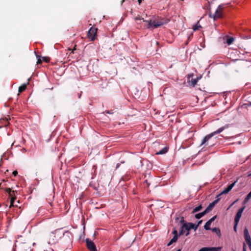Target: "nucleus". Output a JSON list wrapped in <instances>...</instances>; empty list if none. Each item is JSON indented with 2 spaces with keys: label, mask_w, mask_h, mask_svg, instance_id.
<instances>
[{
  "label": "nucleus",
  "mask_w": 251,
  "mask_h": 251,
  "mask_svg": "<svg viewBox=\"0 0 251 251\" xmlns=\"http://www.w3.org/2000/svg\"><path fill=\"white\" fill-rule=\"evenodd\" d=\"M234 229L235 231L236 230L237 226L238 225H236V223H234Z\"/></svg>",
  "instance_id": "33"
},
{
  "label": "nucleus",
  "mask_w": 251,
  "mask_h": 251,
  "mask_svg": "<svg viewBox=\"0 0 251 251\" xmlns=\"http://www.w3.org/2000/svg\"><path fill=\"white\" fill-rule=\"evenodd\" d=\"M170 22L169 19L158 18L156 19V25H153V28H156L160 26L165 25Z\"/></svg>",
  "instance_id": "5"
},
{
  "label": "nucleus",
  "mask_w": 251,
  "mask_h": 251,
  "mask_svg": "<svg viewBox=\"0 0 251 251\" xmlns=\"http://www.w3.org/2000/svg\"><path fill=\"white\" fill-rule=\"evenodd\" d=\"M168 151L167 147H164L163 149L160 150L159 151L156 153L157 154H163L166 153Z\"/></svg>",
  "instance_id": "16"
},
{
  "label": "nucleus",
  "mask_w": 251,
  "mask_h": 251,
  "mask_svg": "<svg viewBox=\"0 0 251 251\" xmlns=\"http://www.w3.org/2000/svg\"><path fill=\"white\" fill-rule=\"evenodd\" d=\"M211 230L213 232L216 233V234L218 235V236L220 237L221 236V231L219 228L214 227V228H212Z\"/></svg>",
  "instance_id": "17"
},
{
  "label": "nucleus",
  "mask_w": 251,
  "mask_h": 251,
  "mask_svg": "<svg viewBox=\"0 0 251 251\" xmlns=\"http://www.w3.org/2000/svg\"><path fill=\"white\" fill-rule=\"evenodd\" d=\"M192 82L193 85H195L197 83V81L196 79H192Z\"/></svg>",
  "instance_id": "31"
},
{
  "label": "nucleus",
  "mask_w": 251,
  "mask_h": 251,
  "mask_svg": "<svg viewBox=\"0 0 251 251\" xmlns=\"http://www.w3.org/2000/svg\"><path fill=\"white\" fill-rule=\"evenodd\" d=\"M244 236L245 237L246 236H249L250 235L249 231H248V229L246 227L244 229Z\"/></svg>",
  "instance_id": "24"
},
{
  "label": "nucleus",
  "mask_w": 251,
  "mask_h": 251,
  "mask_svg": "<svg viewBox=\"0 0 251 251\" xmlns=\"http://www.w3.org/2000/svg\"><path fill=\"white\" fill-rule=\"evenodd\" d=\"M209 248L204 247L201 249L199 251H209Z\"/></svg>",
  "instance_id": "26"
},
{
  "label": "nucleus",
  "mask_w": 251,
  "mask_h": 251,
  "mask_svg": "<svg viewBox=\"0 0 251 251\" xmlns=\"http://www.w3.org/2000/svg\"><path fill=\"white\" fill-rule=\"evenodd\" d=\"M12 174L14 176H16L18 174V172L17 171H14L13 172Z\"/></svg>",
  "instance_id": "32"
},
{
  "label": "nucleus",
  "mask_w": 251,
  "mask_h": 251,
  "mask_svg": "<svg viewBox=\"0 0 251 251\" xmlns=\"http://www.w3.org/2000/svg\"><path fill=\"white\" fill-rule=\"evenodd\" d=\"M221 247L209 248V251H221Z\"/></svg>",
  "instance_id": "21"
},
{
  "label": "nucleus",
  "mask_w": 251,
  "mask_h": 251,
  "mask_svg": "<svg viewBox=\"0 0 251 251\" xmlns=\"http://www.w3.org/2000/svg\"><path fill=\"white\" fill-rule=\"evenodd\" d=\"M56 232V230H55L53 232H51L49 235L48 244L52 245V244H54L55 243V242H56L55 232Z\"/></svg>",
  "instance_id": "10"
},
{
  "label": "nucleus",
  "mask_w": 251,
  "mask_h": 251,
  "mask_svg": "<svg viewBox=\"0 0 251 251\" xmlns=\"http://www.w3.org/2000/svg\"><path fill=\"white\" fill-rule=\"evenodd\" d=\"M170 22L169 19L158 18L156 19V25H153V28H156L160 26L165 25Z\"/></svg>",
  "instance_id": "4"
},
{
  "label": "nucleus",
  "mask_w": 251,
  "mask_h": 251,
  "mask_svg": "<svg viewBox=\"0 0 251 251\" xmlns=\"http://www.w3.org/2000/svg\"><path fill=\"white\" fill-rule=\"evenodd\" d=\"M216 218V216H214L212 218H211L210 219H209L208 222L211 224L212 222L214 221L215 218Z\"/></svg>",
  "instance_id": "25"
},
{
  "label": "nucleus",
  "mask_w": 251,
  "mask_h": 251,
  "mask_svg": "<svg viewBox=\"0 0 251 251\" xmlns=\"http://www.w3.org/2000/svg\"><path fill=\"white\" fill-rule=\"evenodd\" d=\"M97 28L92 27L90 28L88 32V37L91 41H94L97 35Z\"/></svg>",
  "instance_id": "7"
},
{
  "label": "nucleus",
  "mask_w": 251,
  "mask_h": 251,
  "mask_svg": "<svg viewBox=\"0 0 251 251\" xmlns=\"http://www.w3.org/2000/svg\"><path fill=\"white\" fill-rule=\"evenodd\" d=\"M236 181H235L233 183L230 184V185H229L227 188H226V189H225L222 192H221V194H227L232 189V188L234 186L235 183H236Z\"/></svg>",
  "instance_id": "11"
},
{
  "label": "nucleus",
  "mask_w": 251,
  "mask_h": 251,
  "mask_svg": "<svg viewBox=\"0 0 251 251\" xmlns=\"http://www.w3.org/2000/svg\"><path fill=\"white\" fill-rule=\"evenodd\" d=\"M206 214V213L204 211H203L201 213L196 214L195 218L197 219H200Z\"/></svg>",
  "instance_id": "14"
},
{
  "label": "nucleus",
  "mask_w": 251,
  "mask_h": 251,
  "mask_svg": "<svg viewBox=\"0 0 251 251\" xmlns=\"http://www.w3.org/2000/svg\"><path fill=\"white\" fill-rule=\"evenodd\" d=\"M245 208V206H243L241 207L237 212L234 219V223H236V225H238L240 219L241 217L243 212Z\"/></svg>",
  "instance_id": "9"
},
{
  "label": "nucleus",
  "mask_w": 251,
  "mask_h": 251,
  "mask_svg": "<svg viewBox=\"0 0 251 251\" xmlns=\"http://www.w3.org/2000/svg\"><path fill=\"white\" fill-rule=\"evenodd\" d=\"M201 25L199 24V22H198L197 24L196 25H195L194 26H193V29L194 30V31H196V30H199L200 28H201Z\"/></svg>",
  "instance_id": "18"
},
{
  "label": "nucleus",
  "mask_w": 251,
  "mask_h": 251,
  "mask_svg": "<svg viewBox=\"0 0 251 251\" xmlns=\"http://www.w3.org/2000/svg\"><path fill=\"white\" fill-rule=\"evenodd\" d=\"M135 20L136 21H143V22H145L147 24V28H153V25H156V20H144L143 18H138L136 17L135 18Z\"/></svg>",
  "instance_id": "6"
},
{
  "label": "nucleus",
  "mask_w": 251,
  "mask_h": 251,
  "mask_svg": "<svg viewBox=\"0 0 251 251\" xmlns=\"http://www.w3.org/2000/svg\"><path fill=\"white\" fill-rule=\"evenodd\" d=\"M14 143H15V142H14L12 144L11 146H12L14 145Z\"/></svg>",
  "instance_id": "41"
},
{
  "label": "nucleus",
  "mask_w": 251,
  "mask_h": 251,
  "mask_svg": "<svg viewBox=\"0 0 251 251\" xmlns=\"http://www.w3.org/2000/svg\"><path fill=\"white\" fill-rule=\"evenodd\" d=\"M248 246H249V247L250 250H251V244H250L248 245Z\"/></svg>",
  "instance_id": "39"
},
{
  "label": "nucleus",
  "mask_w": 251,
  "mask_h": 251,
  "mask_svg": "<svg viewBox=\"0 0 251 251\" xmlns=\"http://www.w3.org/2000/svg\"><path fill=\"white\" fill-rule=\"evenodd\" d=\"M120 163H117L116 165V169L120 167Z\"/></svg>",
  "instance_id": "34"
},
{
  "label": "nucleus",
  "mask_w": 251,
  "mask_h": 251,
  "mask_svg": "<svg viewBox=\"0 0 251 251\" xmlns=\"http://www.w3.org/2000/svg\"><path fill=\"white\" fill-rule=\"evenodd\" d=\"M235 251L234 250V251Z\"/></svg>",
  "instance_id": "45"
},
{
  "label": "nucleus",
  "mask_w": 251,
  "mask_h": 251,
  "mask_svg": "<svg viewBox=\"0 0 251 251\" xmlns=\"http://www.w3.org/2000/svg\"><path fill=\"white\" fill-rule=\"evenodd\" d=\"M217 200L214 201L210 203L207 208L205 209L204 211L207 213L211 211L213 207L215 206V203L217 202Z\"/></svg>",
  "instance_id": "12"
},
{
  "label": "nucleus",
  "mask_w": 251,
  "mask_h": 251,
  "mask_svg": "<svg viewBox=\"0 0 251 251\" xmlns=\"http://www.w3.org/2000/svg\"><path fill=\"white\" fill-rule=\"evenodd\" d=\"M223 6L221 5H219L217 9H216L215 14L212 15L211 14L209 15V17L212 18L214 20H216L217 19L220 18L222 16V12L223 11Z\"/></svg>",
  "instance_id": "3"
},
{
  "label": "nucleus",
  "mask_w": 251,
  "mask_h": 251,
  "mask_svg": "<svg viewBox=\"0 0 251 251\" xmlns=\"http://www.w3.org/2000/svg\"><path fill=\"white\" fill-rule=\"evenodd\" d=\"M43 59L46 62H48L50 61V58L48 57H43Z\"/></svg>",
  "instance_id": "28"
},
{
  "label": "nucleus",
  "mask_w": 251,
  "mask_h": 251,
  "mask_svg": "<svg viewBox=\"0 0 251 251\" xmlns=\"http://www.w3.org/2000/svg\"><path fill=\"white\" fill-rule=\"evenodd\" d=\"M12 193L14 194L15 193V191H12Z\"/></svg>",
  "instance_id": "43"
},
{
  "label": "nucleus",
  "mask_w": 251,
  "mask_h": 251,
  "mask_svg": "<svg viewBox=\"0 0 251 251\" xmlns=\"http://www.w3.org/2000/svg\"><path fill=\"white\" fill-rule=\"evenodd\" d=\"M173 234L174 235H177V231L176 229H174L173 230Z\"/></svg>",
  "instance_id": "30"
},
{
  "label": "nucleus",
  "mask_w": 251,
  "mask_h": 251,
  "mask_svg": "<svg viewBox=\"0 0 251 251\" xmlns=\"http://www.w3.org/2000/svg\"><path fill=\"white\" fill-rule=\"evenodd\" d=\"M243 251H246V246L244 245Z\"/></svg>",
  "instance_id": "35"
},
{
  "label": "nucleus",
  "mask_w": 251,
  "mask_h": 251,
  "mask_svg": "<svg viewBox=\"0 0 251 251\" xmlns=\"http://www.w3.org/2000/svg\"><path fill=\"white\" fill-rule=\"evenodd\" d=\"M201 208H202V206H201V205H199L198 206L196 207L195 208H194V209L192 211V213H195V212L201 210Z\"/></svg>",
  "instance_id": "19"
},
{
  "label": "nucleus",
  "mask_w": 251,
  "mask_h": 251,
  "mask_svg": "<svg viewBox=\"0 0 251 251\" xmlns=\"http://www.w3.org/2000/svg\"><path fill=\"white\" fill-rule=\"evenodd\" d=\"M26 88V84H22L21 86H20L19 87V90H18L19 92V93H22L24 90H25Z\"/></svg>",
  "instance_id": "15"
},
{
  "label": "nucleus",
  "mask_w": 251,
  "mask_h": 251,
  "mask_svg": "<svg viewBox=\"0 0 251 251\" xmlns=\"http://www.w3.org/2000/svg\"><path fill=\"white\" fill-rule=\"evenodd\" d=\"M245 105H248V106H251V102H250V103L245 104Z\"/></svg>",
  "instance_id": "37"
},
{
  "label": "nucleus",
  "mask_w": 251,
  "mask_h": 251,
  "mask_svg": "<svg viewBox=\"0 0 251 251\" xmlns=\"http://www.w3.org/2000/svg\"><path fill=\"white\" fill-rule=\"evenodd\" d=\"M15 199L14 198H12L10 201V207L11 206H14V202Z\"/></svg>",
  "instance_id": "27"
},
{
  "label": "nucleus",
  "mask_w": 251,
  "mask_h": 251,
  "mask_svg": "<svg viewBox=\"0 0 251 251\" xmlns=\"http://www.w3.org/2000/svg\"><path fill=\"white\" fill-rule=\"evenodd\" d=\"M107 113H110L109 111L107 112Z\"/></svg>",
  "instance_id": "44"
},
{
  "label": "nucleus",
  "mask_w": 251,
  "mask_h": 251,
  "mask_svg": "<svg viewBox=\"0 0 251 251\" xmlns=\"http://www.w3.org/2000/svg\"><path fill=\"white\" fill-rule=\"evenodd\" d=\"M245 239L248 245L251 244V238L250 235L245 236Z\"/></svg>",
  "instance_id": "20"
},
{
  "label": "nucleus",
  "mask_w": 251,
  "mask_h": 251,
  "mask_svg": "<svg viewBox=\"0 0 251 251\" xmlns=\"http://www.w3.org/2000/svg\"><path fill=\"white\" fill-rule=\"evenodd\" d=\"M5 191H6V192L9 193L10 196H12V194H11V190L10 188H6L5 189Z\"/></svg>",
  "instance_id": "29"
},
{
  "label": "nucleus",
  "mask_w": 251,
  "mask_h": 251,
  "mask_svg": "<svg viewBox=\"0 0 251 251\" xmlns=\"http://www.w3.org/2000/svg\"><path fill=\"white\" fill-rule=\"evenodd\" d=\"M236 201H234L230 205V206L227 208V209H228L233 204H234V203Z\"/></svg>",
  "instance_id": "38"
},
{
  "label": "nucleus",
  "mask_w": 251,
  "mask_h": 251,
  "mask_svg": "<svg viewBox=\"0 0 251 251\" xmlns=\"http://www.w3.org/2000/svg\"><path fill=\"white\" fill-rule=\"evenodd\" d=\"M233 41L234 38L232 37H230L227 39L226 42L228 45H230L233 43Z\"/></svg>",
  "instance_id": "22"
},
{
  "label": "nucleus",
  "mask_w": 251,
  "mask_h": 251,
  "mask_svg": "<svg viewBox=\"0 0 251 251\" xmlns=\"http://www.w3.org/2000/svg\"><path fill=\"white\" fill-rule=\"evenodd\" d=\"M228 125H226V126L219 128L217 130L207 135L206 136H205V137L202 140L201 145V146H202L203 145H206V142H207L212 137H213V136H214L215 135H216L217 134L220 133L224 130L228 128Z\"/></svg>",
  "instance_id": "1"
},
{
  "label": "nucleus",
  "mask_w": 251,
  "mask_h": 251,
  "mask_svg": "<svg viewBox=\"0 0 251 251\" xmlns=\"http://www.w3.org/2000/svg\"><path fill=\"white\" fill-rule=\"evenodd\" d=\"M23 151H25V149H23Z\"/></svg>",
  "instance_id": "42"
},
{
  "label": "nucleus",
  "mask_w": 251,
  "mask_h": 251,
  "mask_svg": "<svg viewBox=\"0 0 251 251\" xmlns=\"http://www.w3.org/2000/svg\"><path fill=\"white\" fill-rule=\"evenodd\" d=\"M194 226V225L192 223L189 224H183L181 227V229L179 231V235L185 234L186 236H187L189 234V230L193 228Z\"/></svg>",
  "instance_id": "2"
},
{
  "label": "nucleus",
  "mask_w": 251,
  "mask_h": 251,
  "mask_svg": "<svg viewBox=\"0 0 251 251\" xmlns=\"http://www.w3.org/2000/svg\"><path fill=\"white\" fill-rule=\"evenodd\" d=\"M139 3H141V0H138Z\"/></svg>",
  "instance_id": "40"
},
{
  "label": "nucleus",
  "mask_w": 251,
  "mask_h": 251,
  "mask_svg": "<svg viewBox=\"0 0 251 251\" xmlns=\"http://www.w3.org/2000/svg\"><path fill=\"white\" fill-rule=\"evenodd\" d=\"M86 243L87 245V248L90 251H97L96 245H95L94 243L92 241L89 239H86Z\"/></svg>",
  "instance_id": "8"
},
{
  "label": "nucleus",
  "mask_w": 251,
  "mask_h": 251,
  "mask_svg": "<svg viewBox=\"0 0 251 251\" xmlns=\"http://www.w3.org/2000/svg\"><path fill=\"white\" fill-rule=\"evenodd\" d=\"M210 226L211 224L209 223L208 221L205 224V225L204 226V228L206 230H209L210 229Z\"/></svg>",
  "instance_id": "23"
},
{
  "label": "nucleus",
  "mask_w": 251,
  "mask_h": 251,
  "mask_svg": "<svg viewBox=\"0 0 251 251\" xmlns=\"http://www.w3.org/2000/svg\"><path fill=\"white\" fill-rule=\"evenodd\" d=\"M37 63H41V60L39 58H38V59Z\"/></svg>",
  "instance_id": "36"
},
{
  "label": "nucleus",
  "mask_w": 251,
  "mask_h": 251,
  "mask_svg": "<svg viewBox=\"0 0 251 251\" xmlns=\"http://www.w3.org/2000/svg\"><path fill=\"white\" fill-rule=\"evenodd\" d=\"M178 239V235H174L173 238L170 240V241L168 243V246H169L173 243L176 242Z\"/></svg>",
  "instance_id": "13"
}]
</instances>
